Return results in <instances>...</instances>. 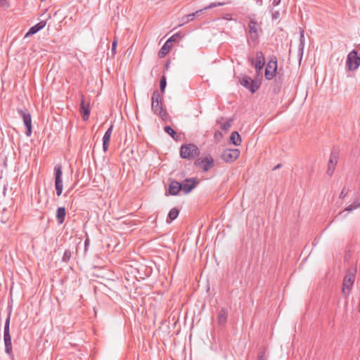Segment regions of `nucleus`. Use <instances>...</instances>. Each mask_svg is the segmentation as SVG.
Listing matches in <instances>:
<instances>
[{
    "instance_id": "f257e3e1",
    "label": "nucleus",
    "mask_w": 360,
    "mask_h": 360,
    "mask_svg": "<svg viewBox=\"0 0 360 360\" xmlns=\"http://www.w3.org/2000/svg\"><path fill=\"white\" fill-rule=\"evenodd\" d=\"M151 108L153 112L158 115L161 119L166 121L168 118V114L162 107V95L158 90L154 91L151 98Z\"/></svg>"
},
{
    "instance_id": "f03ea898",
    "label": "nucleus",
    "mask_w": 360,
    "mask_h": 360,
    "mask_svg": "<svg viewBox=\"0 0 360 360\" xmlns=\"http://www.w3.org/2000/svg\"><path fill=\"white\" fill-rule=\"evenodd\" d=\"M191 184H181L180 181H171L168 190L166 192V195H176L179 194L180 191H182L184 194L191 192L194 188L196 187L199 181H191Z\"/></svg>"
},
{
    "instance_id": "7ed1b4c3",
    "label": "nucleus",
    "mask_w": 360,
    "mask_h": 360,
    "mask_svg": "<svg viewBox=\"0 0 360 360\" xmlns=\"http://www.w3.org/2000/svg\"><path fill=\"white\" fill-rule=\"evenodd\" d=\"M11 308L9 309L7 318L4 324V340L5 344V352L7 354H11L12 352V343H11V337L10 334V321L11 316Z\"/></svg>"
},
{
    "instance_id": "20e7f679",
    "label": "nucleus",
    "mask_w": 360,
    "mask_h": 360,
    "mask_svg": "<svg viewBox=\"0 0 360 360\" xmlns=\"http://www.w3.org/2000/svg\"><path fill=\"white\" fill-rule=\"evenodd\" d=\"M200 154L198 148L194 144L184 145L180 148V155L184 159L194 158Z\"/></svg>"
},
{
    "instance_id": "39448f33",
    "label": "nucleus",
    "mask_w": 360,
    "mask_h": 360,
    "mask_svg": "<svg viewBox=\"0 0 360 360\" xmlns=\"http://www.w3.org/2000/svg\"><path fill=\"white\" fill-rule=\"evenodd\" d=\"M360 65V57L358 56L357 51L353 50L350 51L346 60V68L349 71L356 70Z\"/></svg>"
},
{
    "instance_id": "423d86ee",
    "label": "nucleus",
    "mask_w": 360,
    "mask_h": 360,
    "mask_svg": "<svg viewBox=\"0 0 360 360\" xmlns=\"http://www.w3.org/2000/svg\"><path fill=\"white\" fill-rule=\"evenodd\" d=\"M18 112L23 120L24 124L26 127V135L30 136L32 134V118L30 113L26 108H18Z\"/></svg>"
},
{
    "instance_id": "0eeeda50",
    "label": "nucleus",
    "mask_w": 360,
    "mask_h": 360,
    "mask_svg": "<svg viewBox=\"0 0 360 360\" xmlns=\"http://www.w3.org/2000/svg\"><path fill=\"white\" fill-rule=\"evenodd\" d=\"M240 83L245 88L250 90L252 93L256 92L260 86V82L252 79L249 76H243L240 79Z\"/></svg>"
},
{
    "instance_id": "6e6552de",
    "label": "nucleus",
    "mask_w": 360,
    "mask_h": 360,
    "mask_svg": "<svg viewBox=\"0 0 360 360\" xmlns=\"http://www.w3.org/2000/svg\"><path fill=\"white\" fill-rule=\"evenodd\" d=\"M240 153L237 148H226L222 152L221 158L226 162H232L238 158Z\"/></svg>"
},
{
    "instance_id": "1a4fd4ad",
    "label": "nucleus",
    "mask_w": 360,
    "mask_h": 360,
    "mask_svg": "<svg viewBox=\"0 0 360 360\" xmlns=\"http://www.w3.org/2000/svg\"><path fill=\"white\" fill-rule=\"evenodd\" d=\"M355 270L349 269L344 277L342 283V292L346 295L349 294V292H346V290H349L353 285L355 278Z\"/></svg>"
},
{
    "instance_id": "9d476101",
    "label": "nucleus",
    "mask_w": 360,
    "mask_h": 360,
    "mask_svg": "<svg viewBox=\"0 0 360 360\" xmlns=\"http://www.w3.org/2000/svg\"><path fill=\"white\" fill-rule=\"evenodd\" d=\"M277 70V60L276 58H271L267 63L265 68V78L268 80L272 79L276 76Z\"/></svg>"
},
{
    "instance_id": "9b49d317",
    "label": "nucleus",
    "mask_w": 360,
    "mask_h": 360,
    "mask_svg": "<svg viewBox=\"0 0 360 360\" xmlns=\"http://www.w3.org/2000/svg\"><path fill=\"white\" fill-rule=\"evenodd\" d=\"M339 160V151L336 149H333L330 155L328 163V169L327 174L328 175H331L336 167V165Z\"/></svg>"
},
{
    "instance_id": "f8f14e48",
    "label": "nucleus",
    "mask_w": 360,
    "mask_h": 360,
    "mask_svg": "<svg viewBox=\"0 0 360 360\" xmlns=\"http://www.w3.org/2000/svg\"><path fill=\"white\" fill-rule=\"evenodd\" d=\"M251 64L254 65L257 75L262 74V70L264 68L265 63V58L262 51H257L256 53V62L255 63L254 59H250Z\"/></svg>"
},
{
    "instance_id": "ddd939ff",
    "label": "nucleus",
    "mask_w": 360,
    "mask_h": 360,
    "mask_svg": "<svg viewBox=\"0 0 360 360\" xmlns=\"http://www.w3.org/2000/svg\"><path fill=\"white\" fill-rule=\"evenodd\" d=\"M195 165L204 171H207L213 167V159L210 155L199 158L195 160Z\"/></svg>"
},
{
    "instance_id": "4468645a",
    "label": "nucleus",
    "mask_w": 360,
    "mask_h": 360,
    "mask_svg": "<svg viewBox=\"0 0 360 360\" xmlns=\"http://www.w3.org/2000/svg\"><path fill=\"white\" fill-rule=\"evenodd\" d=\"M259 29L258 22L255 20L251 19L248 23V30L252 39L256 40L258 39V31Z\"/></svg>"
},
{
    "instance_id": "2eb2a0df",
    "label": "nucleus",
    "mask_w": 360,
    "mask_h": 360,
    "mask_svg": "<svg viewBox=\"0 0 360 360\" xmlns=\"http://www.w3.org/2000/svg\"><path fill=\"white\" fill-rule=\"evenodd\" d=\"M80 112L82 114V118L84 121L89 120L90 115V106L89 103H86L84 101V98L82 96L81 103H80Z\"/></svg>"
},
{
    "instance_id": "dca6fc26",
    "label": "nucleus",
    "mask_w": 360,
    "mask_h": 360,
    "mask_svg": "<svg viewBox=\"0 0 360 360\" xmlns=\"http://www.w3.org/2000/svg\"><path fill=\"white\" fill-rule=\"evenodd\" d=\"M113 126L111 125L104 134L103 137V150L104 152L108 151L110 141V137L112 133Z\"/></svg>"
},
{
    "instance_id": "f3484780",
    "label": "nucleus",
    "mask_w": 360,
    "mask_h": 360,
    "mask_svg": "<svg viewBox=\"0 0 360 360\" xmlns=\"http://www.w3.org/2000/svg\"><path fill=\"white\" fill-rule=\"evenodd\" d=\"M228 310L225 308H221L217 316V323L219 326H224L226 323L228 318Z\"/></svg>"
},
{
    "instance_id": "a211bd4d",
    "label": "nucleus",
    "mask_w": 360,
    "mask_h": 360,
    "mask_svg": "<svg viewBox=\"0 0 360 360\" xmlns=\"http://www.w3.org/2000/svg\"><path fill=\"white\" fill-rule=\"evenodd\" d=\"M46 25V21L41 20L35 25L30 28L29 31L26 33L25 37L36 34L37 32L43 29Z\"/></svg>"
},
{
    "instance_id": "6ab92c4d",
    "label": "nucleus",
    "mask_w": 360,
    "mask_h": 360,
    "mask_svg": "<svg viewBox=\"0 0 360 360\" xmlns=\"http://www.w3.org/2000/svg\"><path fill=\"white\" fill-rule=\"evenodd\" d=\"M65 209L64 207H60L57 209L56 219L58 224H61L64 222L65 218Z\"/></svg>"
},
{
    "instance_id": "aec40b11",
    "label": "nucleus",
    "mask_w": 360,
    "mask_h": 360,
    "mask_svg": "<svg viewBox=\"0 0 360 360\" xmlns=\"http://www.w3.org/2000/svg\"><path fill=\"white\" fill-rule=\"evenodd\" d=\"M172 47V44H169L167 41L164 44V45L162 46L161 49L160 50L158 53V56L160 58L165 57L170 51Z\"/></svg>"
},
{
    "instance_id": "412c9836",
    "label": "nucleus",
    "mask_w": 360,
    "mask_h": 360,
    "mask_svg": "<svg viewBox=\"0 0 360 360\" xmlns=\"http://www.w3.org/2000/svg\"><path fill=\"white\" fill-rule=\"evenodd\" d=\"M230 140L235 146H240L241 143V138L238 131L231 133Z\"/></svg>"
},
{
    "instance_id": "4be33fe9",
    "label": "nucleus",
    "mask_w": 360,
    "mask_h": 360,
    "mask_svg": "<svg viewBox=\"0 0 360 360\" xmlns=\"http://www.w3.org/2000/svg\"><path fill=\"white\" fill-rule=\"evenodd\" d=\"M178 215H179L178 209H176V207L172 208L168 214V217H167V221L170 222V221L174 220L175 219L177 218Z\"/></svg>"
},
{
    "instance_id": "5701e85b",
    "label": "nucleus",
    "mask_w": 360,
    "mask_h": 360,
    "mask_svg": "<svg viewBox=\"0 0 360 360\" xmlns=\"http://www.w3.org/2000/svg\"><path fill=\"white\" fill-rule=\"evenodd\" d=\"M165 131L169 134L173 139L175 141H177L179 139V136L177 135L176 132L170 127V126H166L165 127Z\"/></svg>"
},
{
    "instance_id": "b1692460",
    "label": "nucleus",
    "mask_w": 360,
    "mask_h": 360,
    "mask_svg": "<svg viewBox=\"0 0 360 360\" xmlns=\"http://www.w3.org/2000/svg\"><path fill=\"white\" fill-rule=\"evenodd\" d=\"M55 180H61L62 175V167L60 165H57L55 166Z\"/></svg>"
},
{
    "instance_id": "393cba45",
    "label": "nucleus",
    "mask_w": 360,
    "mask_h": 360,
    "mask_svg": "<svg viewBox=\"0 0 360 360\" xmlns=\"http://www.w3.org/2000/svg\"><path fill=\"white\" fill-rule=\"evenodd\" d=\"M256 360H267L266 349L264 348L258 352Z\"/></svg>"
},
{
    "instance_id": "a878e982",
    "label": "nucleus",
    "mask_w": 360,
    "mask_h": 360,
    "mask_svg": "<svg viewBox=\"0 0 360 360\" xmlns=\"http://www.w3.org/2000/svg\"><path fill=\"white\" fill-rule=\"evenodd\" d=\"M360 207V201L359 200H355L352 204L347 206L345 208L346 211L350 212Z\"/></svg>"
},
{
    "instance_id": "bb28decb",
    "label": "nucleus",
    "mask_w": 360,
    "mask_h": 360,
    "mask_svg": "<svg viewBox=\"0 0 360 360\" xmlns=\"http://www.w3.org/2000/svg\"><path fill=\"white\" fill-rule=\"evenodd\" d=\"M55 186H56V194L58 196H60L63 191V181H55Z\"/></svg>"
},
{
    "instance_id": "cd10ccee",
    "label": "nucleus",
    "mask_w": 360,
    "mask_h": 360,
    "mask_svg": "<svg viewBox=\"0 0 360 360\" xmlns=\"http://www.w3.org/2000/svg\"><path fill=\"white\" fill-rule=\"evenodd\" d=\"M201 11L202 10L198 11L195 13H191V14H188V15H185L184 17H183L184 22H188L193 20V18L195 16V15L198 14V13L201 12Z\"/></svg>"
},
{
    "instance_id": "c85d7f7f",
    "label": "nucleus",
    "mask_w": 360,
    "mask_h": 360,
    "mask_svg": "<svg viewBox=\"0 0 360 360\" xmlns=\"http://www.w3.org/2000/svg\"><path fill=\"white\" fill-rule=\"evenodd\" d=\"M166 85H167L166 78L165 76H162L160 79V91H161L160 94L162 95L165 93Z\"/></svg>"
},
{
    "instance_id": "c756f323",
    "label": "nucleus",
    "mask_w": 360,
    "mask_h": 360,
    "mask_svg": "<svg viewBox=\"0 0 360 360\" xmlns=\"http://www.w3.org/2000/svg\"><path fill=\"white\" fill-rule=\"evenodd\" d=\"M72 256L71 251L70 250H66L63 254L62 257V261L65 262H69Z\"/></svg>"
},
{
    "instance_id": "7c9ffc66",
    "label": "nucleus",
    "mask_w": 360,
    "mask_h": 360,
    "mask_svg": "<svg viewBox=\"0 0 360 360\" xmlns=\"http://www.w3.org/2000/svg\"><path fill=\"white\" fill-rule=\"evenodd\" d=\"M233 120H229V121L224 122V124H221V129L223 130V131H228L230 127H231V122H232Z\"/></svg>"
},
{
    "instance_id": "2f4dec72",
    "label": "nucleus",
    "mask_w": 360,
    "mask_h": 360,
    "mask_svg": "<svg viewBox=\"0 0 360 360\" xmlns=\"http://www.w3.org/2000/svg\"><path fill=\"white\" fill-rule=\"evenodd\" d=\"M224 5V3L218 2V3H211L209 6L205 7V10L210 9L217 6H221Z\"/></svg>"
},
{
    "instance_id": "473e14b6",
    "label": "nucleus",
    "mask_w": 360,
    "mask_h": 360,
    "mask_svg": "<svg viewBox=\"0 0 360 360\" xmlns=\"http://www.w3.org/2000/svg\"><path fill=\"white\" fill-rule=\"evenodd\" d=\"M180 37H181L180 34L176 33V34H175L172 35V37H171L167 40V41H168L169 44H172V42L177 41V39H179Z\"/></svg>"
},
{
    "instance_id": "72a5a7b5",
    "label": "nucleus",
    "mask_w": 360,
    "mask_h": 360,
    "mask_svg": "<svg viewBox=\"0 0 360 360\" xmlns=\"http://www.w3.org/2000/svg\"><path fill=\"white\" fill-rule=\"evenodd\" d=\"M117 44V39H115V40L112 41V49H111V51H112V55L115 54Z\"/></svg>"
},
{
    "instance_id": "f704fd0d",
    "label": "nucleus",
    "mask_w": 360,
    "mask_h": 360,
    "mask_svg": "<svg viewBox=\"0 0 360 360\" xmlns=\"http://www.w3.org/2000/svg\"><path fill=\"white\" fill-rule=\"evenodd\" d=\"M0 6L7 8L9 6V4L6 0H0Z\"/></svg>"
},
{
    "instance_id": "c9c22d12",
    "label": "nucleus",
    "mask_w": 360,
    "mask_h": 360,
    "mask_svg": "<svg viewBox=\"0 0 360 360\" xmlns=\"http://www.w3.org/2000/svg\"><path fill=\"white\" fill-rule=\"evenodd\" d=\"M280 18V13L279 11H275L272 13V19L273 20H277Z\"/></svg>"
},
{
    "instance_id": "e433bc0d",
    "label": "nucleus",
    "mask_w": 360,
    "mask_h": 360,
    "mask_svg": "<svg viewBox=\"0 0 360 360\" xmlns=\"http://www.w3.org/2000/svg\"><path fill=\"white\" fill-rule=\"evenodd\" d=\"M347 195V192H346L345 189H342V191H341L340 194V198H344L345 197H346V195Z\"/></svg>"
},
{
    "instance_id": "4c0bfd02",
    "label": "nucleus",
    "mask_w": 360,
    "mask_h": 360,
    "mask_svg": "<svg viewBox=\"0 0 360 360\" xmlns=\"http://www.w3.org/2000/svg\"><path fill=\"white\" fill-rule=\"evenodd\" d=\"M281 167V164H278L277 165H276L274 167V170H276L278 168H280Z\"/></svg>"
},
{
    "instance_id": "58836bf2",
    "label": "nucleus",
    "mask_w": 360,
    "mask_h": 360,
    "mask_svg": "<svg viewBox=\"0 0 360 360\" xmlns=\"http://www.w3.org/2000/svg\"><path fill=\"white\" fill-rule=\"evenodd\" d=\"M301 38H304V31H301L300 32Z\"/></svg>"
},
{
    "instance_id": "ea45409f",
    "label": "nucleus",
    "mask_w": 360,
    "mask_h": 360,
    "mask_svg": "<svg viewBox=\"0 0 360 360\" xmlns=\"http://www.w3.org/2000/svg\"><path fill=\"white\" fill-rule=\"evenodd\" d=\"M185 180H190V181H192V180H196L195 178H190V179H186Z\"/></svg>"
},
{
    "instance_id": "a19ab883",
    "label": "nucleus",
    "mask_w": 360,
    "mask_h": 360,
    "mask_svg": "<svg viewBox=\"0 0 360 360\" xmlns=\"http://www.w3.org/2000/svg\"><path fill=\"white\" fill-rule=\"evenodd\" d=\"M87 241H88L87 240H85V245L88 244Z\"/></svg>"
}]
</instances>
